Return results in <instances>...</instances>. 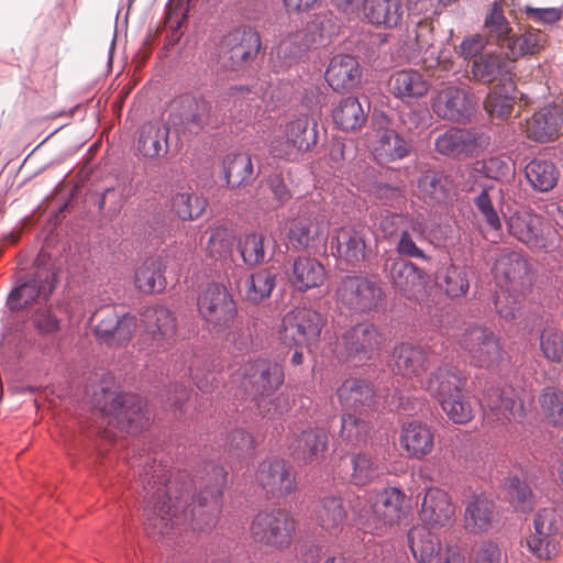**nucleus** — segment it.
<instances>
[{"label":"nucleus","instance_id":"36","mask_svg":"<svg viewBox=\"0 0 563 563\" xmlns=\"http://www.w3.org/2000/svg\"><path fill=\"white\" fill-rule=\"evenodd\" d=\"M400 444L409 456L420 460L432 452L434 433L428 424L411 421L401 429Z\"/></svg>","mask_w":563,"mask_h":563},{"label":"nucleus","instance_id":"5","mask_svg":"<svg viewBox=\"0 0 563 563\" xmlns=\"http://www.w3.org/2000/svg\"><path fill=\"white\" fill-rule=\"evenodd\" d=\"M334 27L332 14H318L305 27L283 36L276 46L277 58L285 65L297 63L308 49L318 43L319 38L330 36L334 32Z\"/></svg>","mask_w":563,"mask_h":563},{"label":"nucleus","instance_id":"22","mask_svg":"<svg viewBox=\"0 0 563 563\" xmlns=\"http://www.w3.org/2000/svg\"><path fill=\"white\" fill-rule=\"evenodd\" d=\"M100 318L96 324V334L110 346H120L129 343L137 328V319L131 313L118 314L113 309L107 308L98 312Z\"/></svg>","mask_w":563,"mask_h":563},{"label":"nucleus","instance_id":"35","mask_svg":"<svg viewBox=\"0 0 563 563\" xmlns=\"http://www.w3.org/2000/svg\"><path fill=\"white\" fill-rule=\"evenodd\" d=\"M430 88L431 82L416 69L397 70L389 78L390 92L401 100L422 98Z\"/></svg>","mask_w":563,"mask_h":563},{"label":"nucleus","instance_id":"32","mask_svg":"<svg viewBox=\"0 0 563 563\" xmlns=\"http://www.w3.org/2000/svg\"><path fill=\"white\" fill-rule=\"evenodd\" d=\"M287 274L290 285L301 292L320 287L327 278L322 263L310 256L297 257Z\"/></svg>","mask_w":563,"mask_h":563},{"label":"nucleus","instance_id":"29","mask_svg":"<svg viewBox=\"0 0 563 563\" xmlns=\"http://www.w3.org/2000/svg\"><path fill=\"white\" fill-rule=\"evenodd\" d=\"M466 382V377L456 367L444 365L431 373L421 386L441 405L442 400H448L462 393Z\"/></svg>","mask_w":563,"mask_h":563},{"label":"nucleus","instance_id":"40","mask_svg":"<svg viewBox=\"0 0 563 563\" xmlns=\"http://www.w3.org/2000/svg\"><path fill=\"white\" fill-rule=\"evenodd\" d=\"M165 269L166 265L162 258H146L134 272L135 288L146 295L162 292L167 286Z\"/></svg>","mask_w":563,"mask_h":563},{"label":"nucleus","instance_id":"60","mask_svg":"<svg viewBox=\"0 0 563 563\" xmlns=\"http://www.w3.org/2000/svg\"><path fill=\"white\" fill-rule=\"evenodd\" d=\"M369 431L371 426L363 418L353 413H347L342 417L340 435L344 442L357 445L366 440Z\"/></svg>","mask_w":563,"mask_h":563},{"label":"nucleus","instance_id":"46","mask_svg":"<svg viewBox=\"0 0 563 563\" xmlns=\"http://www.w3.org/2000/svg\"><path fill=\"white\" fill-rule=\"evenodd\" d=\"M424 235V223L419 217L413 216L397 238L396 252L409 258L429 261L430 257L418 246V242L423 240Z\"/></svg>","mask_w":563,"mask_h":563},{"label":"nucleus","instance_id":"2","mask_svg":"<svg viewBox=\"0 0 563 563\" xmlns=\"http://www.w3.org/2000/svg\"><path fill=\"white\" fill-rule=\"evenodd\" d=\"M92 406L109 423L126 431L143 429L150 417L143 400L133 394H122L112 379H104L93 391Z\"/></svg>","mask_w":563,"mask_h":563},{"label":"nucleus","instance_id":"64","mask_svg":"<svg viewBox=\"0 0 563 563\" xmlns=\"http://www.w3.org/2000/svg\"><path fill=\"white\" fill-rule=\"evenodd\" d=\"M442 286L448 296L457 298L464 296L470 287L465 268L451 265L446 268Z\"/></svg>","mask_w":563,"mask_h":563},{"label":"nucleus","instance_id":"59","mask_svg":"<svg viewBox=\"0 0 563 563\" xmlns=\"http://www.w3.org/2000/svg\"><path fill=\"white\" fill-rule=\"evenodd\" d=\"M441 408L454 423H467L474 417L473 405L463 391L448 400H442Z\"/></svg>","mask_w":563,"mask_h":563},{"label":"nucleus","instance_id":"63","mask_svg":"<svg viewBox=\"0 0 563 563\" xmlns=\"http://www.w3.org/2000/svg\"><path fill=\"white\" fill-rule=\"evenodd\" d=\"M507 494L510 503L517 510L531 511L533 497L529 486L517 476L510 477L507 483Z\"/></svg>","mask_w":563,"mask_h":563},{"label":"nucleus","instance_id":"43","mask_svg":"<svg viewBox=\"0 0 563 563\" xmlns=\"http://www.w3.org/2000/svg\"><path fill=\"white\" fill-rule=\"evenodd\" d=\"M316 520L329 533H339L347 520V510L340 496H327L317 506Z\"/></svg>","mask_w":563,"mask_h":563},{"label":"nucleus","instance_id":"52","mask_svg":"<svg viewBox=\"0 0 563 563\" xmlns=\"http://www.w3.org/2000/svg\"><path fill=\"white\" fill-rule=\"evenodd\" d=\"M484 29L486 35L501 47L512 34V27L505 16L500 0H493L489 5L484 19Z\"/></svg>","mask_w":563,"mask_h":563},{"label":"nucleus","instance_id":"47","mask_svg":"<svg viewBox=\"0 0 563 563\" xmlns=\"http://www.w3.org/2000/svg\"><path fill=\"white\" fill-rule=\"evenodd\" d=\"M525 176L534 190L548 192L556 186L560 170L550 159L534 158L526 165Z\"/></svg>","mask_w":563,"mask_h":563},{"label":"nucleus","instance_id":"1","mask_svg":"<svg viewBox=\"0 0 563 563\" xmlns=\"http://www.w3.org/2000/svg\"><path fill=\"white\" fill-rule=\"evenodd\" d=\"M151 472L141 474L145 506L144 526L148 533L163 537L185 523L203 530L216 525L221 510L220 497L227 483V472L222 466L209 465L195 481L198 495L194 505H188L191 483L175 478L167 479V471L161 464H153Z\"/></svg>","mask_w":563,"mask_h":563},{"label":"nucleus","instance_id":"20","mask_svg":"<svg viewBox=\"0 0 563 563\" xmlns=\"http://www.w3.org/2000/svg\"><path fill=\"white\" fill-rule=\"evenodd\" d=\"M393 287L409 300H420L429 284L428 274L415 263L404 258H394L389 267Z\"/></svg>","mask_w":563,"mask_h":563},{"label":"nucleus","instance_id":"37","mask_svg":"<svg viewBox=\"0 0 563 563\" xmlns=\"http://www.w3.org/2000/svg\"><path fill=\"white\" fill-rule=\"evenodd\" d=\"M509 66L510 63L498 54H481L475 57L472 63V78L485 85H489L494 81L503 84L512 80Z\"/></svg>","mask_w":563,"mask_h":563},{"label":"nucleus","instance_id":"8","mask_svg":"<svg viewBox=\"0 0 563 563\" xmlns=\"http://www.w3.org/2000/svg\"><path fill=\"white\" fill-rule=\"evenodd\" d=\"M383 343V334L372 323H358L336 338L333 352L341 361L371 360Z\"/></svg>","mask_w":563,"mask_h":563},{"label":"nucleus","instance_id":"33","mask_svg":"<svg viewBox=\"0 0 563 563\" xmlns=\"http://www.w3.org/2000/svg\"><path fill=\"white\" fill-rule=\"evenodd\" d=\"M435 151L453 158L471 156L478 147L476 133L460 128H451L434 140Z\"/></svg>","mask_w":563,"mask_h":563},{"label":"nucleus","instance_id":"27","mask_svg":"<svg viewBox=\"0 0 563 563\" xmlns=\"http://www.w3.org/2000/svg\"><path fill=\"white\" fill-rule=\"evenodd\" d=\"M455 514L450 495L441 488L427 489L422 499L420 518L432 528L445 527Z\"/></svg>","mask_w":563,"mask_h":563},{"label":"nucleus","instance_id":"56","mask_svg":"<svg viewBox=\"0 0 563 563\" xmlns=\"http://www.w3.org/2000/svg\"><path fill=\"white\" fill-rule=\"evenodd\" d=\"M538 402L541 411L549 423L553 426H563V390L547 386L541 389L538 396Z\"/></svg>","mask_w":563,"mask_h":563},{"label":"nucleus","instance_id":"34","mask_svg":"<svg viewBox=\"0 0 563 563\" xmlns=\"http://www.w3.org/2000/svg\"><path fill=\"white\" fill-rule=\"evenodd\" d=\"M336 395L340 404L346 410L355 412L367 411L376 404V395L373 386L360 378H349L338 388Z\"/></svg>","mask_w":563,"mask_h":563},{"label":"nucleus","instance_id":"10","mask_svg":"<svg viewBox=\"0 0 563 563\" xmlns=\"http://www.w3.org/2000/svg\"><path fill=\"white\" fill-rule=\"evenodd\" d=\"M261 47L260 33L254 27L244 25L223 36L220 44V57L225 67L241 70L255 60Z\"/></svg>","mask_w":563,"mask_h":563},{"label":"nucleus","instance_id":"25","mask_svg":"<svg viewBox=\"0 0 563 563\" xmlns=\"http://www.w3.org/2000/svg\"><path fill=\"white\" fill-rule=\"evenodd\" d=\"M332 254L349 265L355 266L366 258L367 245L363 229L344 225L336 229L331 238Z\"/></svg>","mask_w":563,"mask_h":563},{"label":"nucleus","instance_id":"15","mask_svg":"<svg viewBox=\"0 0 563 563\" xmlns=\"http://www.w3.org/2000/svg\"><path fill=\"white\" fill-rule=\"evenodd\" d=\"M197 305L200 316L214 327L227 325L236 313L232 296L224 286L217 283L207 285L199 294Z\"/></svg>","mask_w":563,"mask_h":563},{"label":"nucleus","instance_id":"48","mask_svg":"<svg viewBox=\"0 0 563 563\" xmlns=\"http://www.w3.org/2000/svg\"><path fill=\"white\" fill-rule=\"evenodd\" d=\"M548 36L540 30L529 29L520 35L511 34L505 44L507 56L516 60L527 55L538 54L547 45Z\"/></svg>","mask_w":563,"mask_h":563},{"label":"nucleus","instance_id":"17","mask_svg":"<svg viewBox=\"0 0 563 563\" xmlns=\"http://www.w3.org/2000/svg\"><path fill=\"white\" fill-rule=\"evenodd\" d=\"M494 276L501 289L519 292L530 285V265L519 252L500 250L494 265Z\"/></svg>","mask_w":563,"mask_h":563},{"label":"nucleus","instance_id":"13","mask_svg":"<svg viewBox=\"0 0 563 563\" xmlns=\"http://www.w3.org/2000/svg\"><path fill=\"white\" fill-rule=\"evenodd\" d=\"M324 325L322 316L308 308H297L283 319L279 338L287 346H310L316 343Z\"/></svg>","mask_w":563,"mask_h":563},{"label":"nucleus","instance_id":"57","mask_svg":"<svg viewBox=\"0 0 563 563\" xmlns=\"http://www.w3.org/2000/svg\"><path fill=\"white\" fill-rule=\"evenodd\" d=\"M350 464L352 467L350 478L356 486H365L378 476L377 464L365 453L351 454Z\"/></svg>","mask_w":563,"mask_h":563},{"label":"nucleus","instance_id":"7","mask_svg":"<svg viewBox=\"0 0 563 563\" xmlns=\"http://www.w3.org/2000/svg\"><path fill=\"white\" fill-rule=\"evenodd\" d=\"M211 110L208 100L183 95L170 101L167 124L179 134H197L210 123Z\"/></svg>","mask_w":563,"mask_h":563},{"label":"nucleus","instance_id":"53","mask_svg":"<svg viewBox=\"0 0 563 563\" xmlns=\"http://www.w3.org/2000/svg\"><path fill=\"white\" fill-rule=\"evenodd\" d=\"M333 120L344 131L360 129L365 120V112L356 98L343 99L333 111Z\"/></svg>","mask_w":563,"mask_h":563},{"label":"nucleus","instance_id":"50","mask_svg":"<svg viewBox=\"0 0 563 563\" xmlns=\"http://www.w3.org/2000/svg\"><path fill=\"white\" fill-rule=\"evenodd\" d=\"M413 558L420 563H430L440 552V541L426 526L413 527L408 533Z\"/></svg>","mask_w":563,"mask_h":563},{"label":"nucleus","instance_id":"51","mask_svg":"<svg viewBox=\"0 0 563 563\" xmlns=\"http://www.w3.org/2000/svg\"><path fill=\"white\" fill-rule=\"evenodd\" d=\"M223 170L227 184L232 188L250 185L254 180L252 159L246 153L227 155Z\"/></svg>","mask_w":563,"mask_h":563},{"label":"nucleus","instance_id":"26","mask_svg":"<svg viewBox=\"0 0 563 563\" xmlns=\"http://www.w3.org/2000/svg\"><path fill=\"white\" fill-rule=\"evenodd\" d=\"M328 229V222L322 218H296L288 229V245L297 252L314 249L325 241Z\"/></svg>","mask_w":563,"mask_h":563},{"label":"nucleus","instance_id":"55","mask_svg":"<svg viewBox=\"0 0 563 563\" xmlns=\"http://www.w3.org/2000/svg\"><path fill=\"white\" fill-rule=\"evenodd\" d=\"M529 552L540 561L554 560L561 549L559 533L531 532L526 540Z\"/></svg>","mask_w":563,"mask_h":563},{"label":"nucleus","instance_id":"12","mask_svg":"<svg viewBox=\"0 0 563 563\" xmlns=\"http://www.w3.org/2000/svg\"><path fill=\"white\" fill-rule=\"evenodd\" d=\"M408 511L406 495L399 488L388 487L376 495L371 514L362 526L364 530L377 533L387 527L398 525L406 518Z\"/></svg>","mask_w":563,"mask_h":563},{"label":"nucleus","instance_id":"14","mask_svg":"<svg viewBox=\"0 0 563 563\" xmlns=\"http://www.w3.org/2000/svg\"><path fill=\"white\" fill-rule=\"evenodd\" d=\"M338 300L355 312H368L379 307L384 299L382 287L363 276L344 277L336 289Z\"/></svg>","mask_w":563,"mask_h":563},{"label":"nucleus","instance_id":"45","mask_svg":"<svg viewBox=\"0 0 563 563\" xmlns=\"http://www.w3.org/2000/svg\"><path fill=\"white\" fill-rule=\"evenodd\" d=\"M516 100V84L514 80H508L497 85L487 95L484 108L490 117L504 120L511 115Z\"/></svg>","mask_w":563,"mask_h":563},{"label":"nucleus","instance_id":"23","mask_svg":"<svg viewBox=\"0 0 563 563\" xmlns=\"http://www.w3.org/2000/svg\"><path fill=\"white\" fill-rule=\"evenodd\" d=\"M257 482L271 498H284L296 489L295 475L284 460L264 461L257 471Z\"/></svg>","mask_w":563,"mask_h":563},{"label":"nucleus","instance_id":"39","mask_svg":"<svg viewBox=\"0 0 563 563\" xmlns=\"http://www.w3.org/2000/svg\"><path fill=\"white\" fill-rule=\"evenodd\" d=\"M172 128L158 121L141 126L137 148L147 158H157L168 153V135Z\"/></svg>","mask_w":563,"mask_h":563},{"label":"nucleus","instance_id":"58","mask_svg":"<svg viewBox=\"0 0 563 563\" xmlns=\"http://www.w3.org/2000/svg\"><path fill=\"white\" fill-rule=\"evenodd\" d=\"M265 238L261 233H247L239 241V249L243 262L249 266H255L265 260Z\"/></svg>","mask_w":563,"mask_h":563},{"label":"nucleus","instance_id":"42","mask_svg":"<svg viewBox=\"0 0 563 563\" xmlns=\"http://www.w3.org/2000/svg\"><path fill=\"white\" fill-rule=\"evenodd\" d=\"M417 194L424 201L441 203L453 195V184L443 173L424 172L417 181Z\"/></svg>","mask_w":563,"mask_h":563},{"label":"nucleus","instance_id":"28","mask_svg":"<svg viewBox=\"0 0 563 563\" xmlns=\"http://www.w3.org/2000/svg\"><path fill=\"white\" fill-rule=\"evenodd\" d=\"M390 366L396 374L422 385L421 377L428 369L427 354L419 346L401 343L391 353Z\"/></svg>","mask_w":563,"mask_h":563},{"label":"nucleus","instance_id":"18","mask_svg":"<svg viewBox=\"0 0 563 563\" xmlns=\"http://www.w3.org/2000/svg\"><path fill=\"white\" fill-rule=\"evenodd\" d=\"M55 289V274L48 267H37L35 272L10 291L7 305L11 310H20L37 298H47Z\"/></svg>","mask_w":563,"mask_h":563},{"label":"nucleus","instance_id":"9","mask_svg":"<svg viewBox=\"0 0 563 563\" xmlns=\"http://www.w3.org/2000/svg\"><path fill=\"white\" fill-rule=\"evenodd\" d=\"M296 523L284 509L260 511L251 523L252 538L275 549L288 548L292 542Z\"/></svg>","mask_w":563,"mask_h":563},{"label":"nucleus","instance_id":"54","mask_svg":"<svg viewBox=\"0 0 563 563\" xmlns=\"http://www.w3.org/2000/svg\"><path fill=\"white\" fill-rule=\"evenodd\" d=\"M207 200L189 190L176 192L172 197V209L184 221L196 220L205 212Z\"/></svg>","mask_w":563,"mask_h":563},{"label":"nucleus","instance_id":"61","mask_svg":"<svg viewBox=\"0 0 563 563\" xmlns=\"http://www.w3.org/2000/svg\"><path fill=\"white\" fill-rule=\"evenodd\" d=\"M540 349L543 356L553 363L563 361V332L553 327H547L540 334Z\"/></svg>","mask_w":563,"mask_h":563},{"label":"nucleus","instance_id":"31","mask_svg":"<svg viewBox=\"0 0 563 563\" xmlns=\"http://www.w3.org/2000/svg\"><path fill=\"white\" fill-rule=\"evenodd\" d=\"M289 448L296 459L311 464L323 457L328 449V435L323 429L307 428L294 434Z\"/></svg>","mask_w":563,"mask_h":563},{"label":"nucleus","instance_id":"19","mask_svg":"<svg viewBox=\"0 0 563 563\" xmlns=\"http://www.w3.org/2000/svg\"><path fill=\"white\" fill-rule=\"evenodd\" d=\"M317 124L310 125L308 117L302 115L286 123L284 134L286 141L274 140L271 152L279 158H290L292 152L308 151L317 144Z\"/></svg>","mask_w":563,"mask_h":563},{"label":"nucleus","instance_id":"21","mask_svg":"<svg viewBox=\"0 0 563 563\" xmlns=\"http://www.w3.org/2000/svg\"><path fill=\"white\" fill-rule=\"evenodd\" d=\"M563 126V107L551 102L537 110L527 119L523 131L529 140L539 143L559 139Z\"/></svg>","mask_w":563,"mask_h":563},{"label":"nucleus","instance_id":"16","mask_svg":"<svg viewBox=\"0 0 563 563\" xmlns=\"http://www.w3.org/2000/svg\"><path fill=\"white\" fill-rule=\"evenodd\" d=\"M431 109L437 117L457 123L468 121L475 111L471 96L457 86L438 89L431 99Z\"/></svg>","mask_w":563,"mask_h":563},{"label":"nucleus","instance_id":"6","mask_svg":"<svg viewBox=\"0 0 563 563\" xmlns=\"http://www.w3.org/2000/svg\"><path fill=\"white\" fill-rule=\"evenodd\" d=\"M459 345L467 354L471 364L479 368H492L503 358L498 335L483 324L466 327L460 335Z\"/></svg>","mask_w":563,"mask_h":563},{"label":"nucleus","instance_id":"24","mask_svg":"<svg viewBox=\"0 0 563 563\" xmlns=\"http://www.w3.org/2000/svg\"><path fill=\"white\" fill-rule=\"evenodd\" d=\"M243 373L252 393L262 398L272 396L285 378L283 367L265 358L246 363Z\"/></svg>","mask_w":563,"mask_h":563},{"label":"nucleus","instance_id":"11","mask_svg":"<svg viewBox=\"0 0 563 563\" xmlns=\"http://www.w3.org/2000/svg\"><path fill=\"white\" fill-rule=\"evenodd\" d=\"M368 142L372 155L380 165L404 159L412 150L411 143L391 128L390 121L385 114L373 119Z\"/></svg>","mask_w":563,"mask_h":563},{"label":"nucleus","instance_id":"44","mask_svg":"<svg viewBox=\"0 0 563 563\" xmlns=\"http://www.w3.org/2000/svg\"><path fill=\"white\" fill-rule=\"evenodd\" d=\"M277 273L274 268L257 269L249 275L243 283L244 299L253 305L267 300L276 287Z\"/></svg>","mask_w":563,"mask_h":563},{"label":"nucleus","instance_id":"3","mask_svg":"<svg viewBox=\"0 0 563 563\" xmlns=\"http://www.w3.org/2000/svg\"><path fill=\"white\" fill-rule=\"evenodd\" d=\"M507 228L511 236L531 251L553 253L563 246V236L552 222L531 210L511 214Z\"/></svg>","mask_w":563,"mask_h":563},{"label":"nucleus","instance_id":"30","mask_svg":"<svg viewBox=\"0 0 563 563\" xmlns=\"http://www.w3.org/2000/svg\"><path fill=\"white\" fill-rule=\"evenodd\" d=\"M362 77L358 60L351 55H335L325 71V80L338 92L355 88Z\"/></svg>","mask_w":563,"mask_h":563},{"label":"nucleus","instance_id":"41","mask_svg":"<svg viewBox=\"0 0 563 563\" xmlns=\"http://www.w3.org/2000/svg\"><path fill=\"white\" fill-rule=\"evenodd\" d=\"M141 322L145 332L155 341L168 340L176 332V319L172 311L163 306L145 308L141 313Z\"/></svg>","mask_w":563,"mask_h":563},{"label":"nucleus","instance_id":"49","mask_svg":"<svg viewBox=\"0 0 563 563\" xmlns=\"http://www.w3.org/2000/svg\"><path fill=\"white\" fill-rule=\"evenodd\" d=\"M364 11L371 23L386 27L397 26L404 15L401 0H366Z\"/></svg>","mask_w":563,"mask_h":563},{"label":"nucleus","instance_id":"62","mask_svg":"<svg viewBox=\"0 0 563 563\" xmlns=\"http://www.w3.org/2000/svg\"><path fill=\"white\" fill-rule=\"evenodd\" d=\"M494 192V186L484 188L481 194L474 198V205L486 225L493 231H499L501 229V220L493 205Z\"/></svg>","mask_w":563,"mask_h":563},{"label":"nucleus","instance_id":"4","mask_svg":"<svg viewBox=\"0 0 563 563\" xmlns=\"http://www.w3.org/2000/svg\"><path fill=\"white\" fill-rule=\"evenodd\" d=\"M533 402V395L512 386L490 387L482 399L484 422L489 427L506 424L526 417Z\"/></svg>","mask_w":563,"mask_h":563},{"label":"nucleus","instance_id":"38","mask_svg":"<svg viewBox=\"0 0 563 563\" xmlns=\"http://www.w3.org/2000/svg\"><path fill=\"white\" fill-rule=\"evenodd\" d=\"M495 504L484 495H474L465 503L464 527L472 533H482L493 527Z\"/></svg>","mask_w":563,"mask_h":563}]
</instances>
